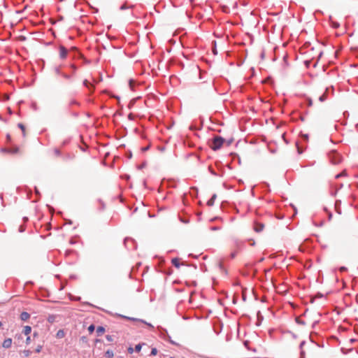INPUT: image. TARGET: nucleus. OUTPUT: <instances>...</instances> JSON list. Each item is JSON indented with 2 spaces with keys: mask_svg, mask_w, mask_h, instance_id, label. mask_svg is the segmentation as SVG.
Wrapping results in <instances>:
<instances>
[{
  "mask_svg": "<svg viewBox=\"0 0 358 358\" xmlns=\"http://www.w3.org/2000/svg\"><path fill=\"white\" fill-rule=\"evenodd\" d=\"M301 355L299 358H315L316 355V348H310L306 345L304 343L301 344Z\"/></svg>",
  "mask_w": 358,
  "mask_h": 358,
  "instance_id": "f257e3e1",
  "label": "nucleus"
},
{
  "mask_svg": "<svg viewBox=\"0 0 358 358\" xmlns=\"http://www.w3.org/2000/svg\"><path fill=\"white\" fill-rule=\"evenodd\" d=\"M225 142V139L222 137L215 136L212 139L210 147L213 150H219Z\"/></svg>",
  "mask_w": 358,
  "mask_h": 358,
  "instance_id": "f03ea898",
  "label": "nucleus"
},
{
  "mask_svg": "<svg viewBox=\"0 0 358 358\" xmlns=\"http://www.w3.org/2000/svg\"><path fill=\"white\" fill-rule=\"evenodd\" d=\"M329 158L333 164H338L342 160V157L340 154L334 150H332L329 152Z\"/></svg>",
  "mask_w": 358,
  "mask_h": 358,
  "instance_id": "7ed1b4c3",
  "label": "nucleus"
},
{
  "mask_svg": "<svg viewBox=\"0 0 358 358\" xmlns=\"http://www.w3.org/2000/svg\"><path fill=\"white\" fill-rule=\"evenodd\" d=\"M327 92V90H326L325 92L321 94H320L318 93H314L313 98L315 99H316V101L318 100L321 102H323L326 99Z\"/></svg>",
  "mask_w": 358,
  "mask_h": 358,
  "instance_id": "20e7f679",
  "label": "nucleus"
},
{
  "mask_svg": "<svg viewBox=\"0 0 358 358\" xmlns=\"http://www.w3.org/2000/svg\"><path fill=\"white\" fill-rule=\"evenodd\" d=\"M264 229V224L259 222H255L254 224V230L257 233L262 232Z\"/></svg>",
  "mask_w": 358,
  "mask_h": 358,
  "instance_id": "39448f33",
  "label": "nucleus"
},
{
  "mask_svg": "<svg viewBox=\"0 0 358 358\" xmlns=\"http://www.w3.org/2000/svg\"><path fill=\"white\" fill-rule=\"evenodd\" d=\"M67 52V50L64 46H59V57L61 59H64L66 57Z\"/></svg>",
  "mask_w": 358,
  "mask_h": 358,
  "instance_id": "423d86ee",
  "label": "nucleus"
},
{
  "mask_svg": "<svg viewBox=\"0 0 358 358\" xmlns=\"http://www.w3.org/2000/svg\"><path fill=\"white\" fill-rule=\"evenodd\" d=\"M172 264L176 267L179 268L180 265V259L179 258H173L171 260ZM181 264H183V263H181Z\"/></svg>",
  "mask_w": 358,
  "mask_h": 358,
  "instance_id": "0eeeda50",
  "label": "nucleus"
},
{
  "mask_svg": "<svg viewBox=\"0 0 358 358\" xmlns=\"http://www.w3.org/2000/svg\"><path fill=\"white\" fill-rule=\"evenodd\" d=\"M12 343V340L10 338L6 339L3 343V347L6 348H8L10 347Z\"/></svg>",
  "mask_w": 358,
  "mask_h": 358,
  "instance_id": "6e6552de",
  "label": "nucleus"
},
{
  "mask_svg": "<svg viewBox=\"0 0 358 358\" xmlns=\"http://www.w3.org/2000/svg\"><path fill=\"white\" fill-rule=\"evenodd\" d=\"M8 152L10 154H17L20 152V148L18 147H13L8 149Z\"/></svg>",
  "mask_w": 358,
  "mask_h": 358,
  "instance_id": "1a4fd4ad",
  "label": "nucleus"
},
{
  "mask_svg": "<svg viewBox=\"0 0 358 358\" xmlns=\"http://www.w3.org/2000/svg\"><path fill=\"white\" fill-rule=\"evenodd\" d=\"M29 314L27 312H22L20 315L21 320L24 321L27 320L29 318Z\"/></svg>",
  "mask_w": 358,
  "mask_h": 358,
  "instance_id": "9d476101",
  "label": "nucleus"
},
{
  "mask_svg": "<svg viewBox=\"0 0 358 358\" xmlns=\"http://www.w3.org/2000/svg\"><path fill=\"white\" fill-rule=\"evenodd\" d=\"M216 196H216V194H213V195L212 196V197L210 198V199H209V200L208 201V202H207V205H208V206H213L214 202H215V199H216Z\"/></svg>",
  "mask_w": 358,
  "mask_h": 358,
  "instance_id": "9b49d317",
  "label": "nucleus"
},
{
  "mask_svg": "<svg viewBox=\"0 0 358 358\" xmlns=\"http://www.w3.org/2000/svg\"><path fill=\"white\" fill-rule=\"evenodd\" d=\"M31 327L29 326H25L24 327V329H23V333L25 334V335H29L30 333H31Z\"/></svg>",
  "mask_w": 358,
  "mask_h": 358,
  "instance_id": "f8f14e48",
  "label": "nucleus"
},
{
  "mask_svg": "<svg viewBox=\"0 0 358 358\" xmlns=\"http://www.w3.org/2000/svg\"><path fill=\"white\" fill-rule=\"evenodd\" d=\"M105 331V329L103 327H98L96 329V333L98 336L102 335Z\"/></svg>",
  "mask_w": 358,
  "mask_h": 358,
  "instance_id": "ddd939ff",
  "label": "nucleus"
},
{
  "mask_svg": "<svg viewBox=\"0 0 358 358\" xmlns=\"http://www.w3.org/2000/svg\"><path fill=\"white\" fill-rule=\"evenodd\" d=\"M64 336V332L63 330H59L57 333V338H63Z\"/></svg>",
  "mask_w": 358,
  "mask_h": 358,
  "instance_id": "4468645a",
  "label": "nucleus"
},
{
  "mask_svg": "<svg viewBox=\"0 0 358 358\" xmlns=\"http://www.w3.org/2000/svg\"><path fill=\"white\" fill-rule=\"evenodd\" d=\"M346 175H347L346 171L344 170L341 173L336 175V178H338L342 177V176H345Z\"/></svg>",
  "mask_w": 358,
  "mask_h": 358,
  "instance_id": "2eb2a0df",
  "label": "nucleus"
},
{
  "mask_svg": "<svg viewBox=\"0 0 358 358\" xmlns=\"http://www.w3.org/2000/svg\"><path fill=\"white\" fill-rule=\"evenodd\" d=\"M22 354L24 357H28L30 355L31 352L29 350H24Z\"/></svg>",
  "mask_w": 358,
  "mask_h": 358,
  "instance_id": "dca6fc26",
  "label": "nucleus"
},
{
  "mask_svg": "<svg viewBox=\"0 0 358 358\" xmlns=\"http://www.w3.org/2000/svg\"><path fill=\"white\" fill-rule=\"evenodd\" d=\"M106 355L108 357H109V358L113 357V352L111 350H107L106 352Z\"/></svg>",
  "mask_w": 358,
  "mask_h": 358,
  "instance_id": "f3484780",
  "label": "nucleus"
},
{
  "mask_svg": "<svg viewBox=\"0 0 358 358\" xmlns=\"http://www.w3.org/2000/svg\"><path fill=\"white\" fill-rule=\"evenodd\" d=\"M316 101V99H315L313 98V96H312V97H310V98H309V99H308V105H309V106H312V105H313V101Z\"/></svg>",
  "mask_w": 358,
  "mask_h": 358,
  "instance_id": "a211bd4d",
  "label": "nucleus"
},
{
  "mask_svg": "<svg viewBox=\"0 0 358 358\" xmlns=\"http://www.w3.org/2000/svg\"><path fill=\"white\" fill-rule=\"evenodd\" d=\"M18 127L21 129V130L22 131L23 134L24 136L25 135V127H24V126L22 123H20L18 124Z\"/></svg>",
  "mask_w": 358,
  "mask_h": 358,
  "instance_id": "6ab92c4d",
  "label": "nucleus"
},
{
  "mask_svg": "<svg viewBox=\"0 0 358 358\" xmlns=\"http://www.w3.org/2000/svg\"><path fill=\"white\" fill-rule=\"evenodd\" d=\"M88 331L90 334L93 333V331H94V326L93 324H91L89 327H88Z\"/></svg>",
  "mask_w": 358,
  "mask_h": 358,
  "instance_id": "aec40b11",
  "label": "nucleus"
},
{
  "mask_svg": "<svg viewBox=\"0 0 358 358\" xmlns=\"http://www.w3.org/2000/svg\"><path fill=\"white\" fill-rule=\"evenodd\" d=\"M141 347H142V346H141V344H138V345H136V347H135V350H136V352H140V351H141Z\"/></svg>",
  "mask_w": 358,
  "mask_h": 358,
  "instance_id": "412c9836",
  "label": "nucleus"
},
{
  "mask_svg": "<svg viewBox=\"0 0 358 358\" xmlns=\"http://www.w3.org/2000/svg\"><path fill=\"white\" fill-rule=\"evenodd\" d=\"M84 85L87 87H90V86L92 87V85L87 80L84 81Z\"/></svg>",
  "mask_w": 358,
  "mask_h": 358,
  "instance_id": "4be33fe9",
  "label": "nucleus"
},
{
  "mask_svg": "<svg viewBox=\"0 0 358 358\" xmlns=\"http://www.w3.org/2000/svg\"><path fill=\"white\" fill-rule=\"evenodd\" d=\"M157 354V350L156 348H152L151 350V355H156Z\"/></svg>",
  "mask_w": 358,
  "mask_h": 358,
  "instance_id": "5701e85b",
  "label": "nucleus"
},
{
  "mask_svg": "<svg viewBox=\"0 0 358 358\" xmlns=\"http://www.w3.org/2000/svg\"><path fill=\"white\" fill-rule=\"evenodd\" d=\"M120 316L122 317L126 318L127 320H136V319H134L133 317H126V316H124V315H120Z\"/></svg>",
  "mask_w": 358,
  "mask_h": 358,
  "instance_id": "b1692460",
  "label": "nucleus"
},
{
  "mask_svg": "<svg viewBox=\"0 0 358 358\" xmlns=\"http://www.w3.org/2000/svg\"><path fill=\"white\" fill-rule=\"evenodd\" d=\"M41 348L42 347L41 346H38L36 349V352H40L41 350Z\"/></svg>",
  "mask_w": 358,
  "mask_h": 358,
  "instance_id": "393cba45",
  "label": "nucleus"
},
{
  "mask_svg": "<svg viewBox=\"0 0 358 358\" xmlns=\"http://www.w3.org/2000/svg\"><path fill=\"white\" fill-rule=\"evenodd\" d=\"M29 343H30V337H29V336H28V337L27 338V339H26V343H27V344H29Z\"/></svg>",
  "mask_w": 358,
  "mask_h": 358,
  "instance_id": "a878e982",
  "label": "nucleus"
},
{
  "mask_svg": "<svg viewBox=\"0 0 358 358\" xmlns=\"http://www.w3.org/2000/svg\"><path fill=\"white\" fill-rule=\"evenodd\" d=\"M303 138H304L306 140H307L308 138V134H303Z\"/></svg>",
  "mask_w": 358,
  "mask_h": 358,
  "instance_id": "bb28decb",
  "label": "nucleus"
},
{
  "mask_svg": "<svg viewBox=\"0 0 358 358\" xmlns=\"http://www.w3.org/2000/svg\"><path fill=\"white\" fill-rule=\"evenodd\" d=\"M128 351L129 352L132 353L134 352V350L132 348H129Z\"/></svg>",
  "mask_w": 358,
  "mask_h": 358,
  "instance_id": "cd10ccee",
  "label": "nucleus"
},
{
  "mask_svg": "<svg viewBox=\"0 0 358 358\" xmlns=\"http://www.w3.org/2000/svg\"><path fill=\"white\" fill-rule=\"evenodd\" d=\"M243 301H245V300H246V299H245V292H244V291L243 292Z\"/></svg>",
  "mask_w": 358,
  "mask_h": 358,
  "instance_id": "c85d7f7f",
  "label": "nucleus"
},
{
  "mask_svg": "<svg viewBox=\"0 0 358 358\" xmlns=\"http://www.w3.org/2000/svg\"><path fill=\"white\" fill-rule=\"evenodd\" d=\"M132 85H133V81L130 80L129 81V86H130L131 88H132Z\"/></svg>",
  "mask_w": 358,
  "mask_h": 358,
  "instance_id": "c756f323",
  "label": "nucleus"
},
{
  "mask_svg": "<svg viewBox=\"0 0 358 358\" xmlns=\"http://www.w3.org/2000/svg\"><path fill=\"white\" fill-rule=\"evenodd\" d=\"M340 270H341V271H345V270H346V268H345V267H341V268H340Z\"/></svg>",
  "mask_w": 358,
  "mask_h": 358,
  "instance_id": "7c9ffc66",
  "label": "nucleus"
},
{
  "mask_svg": "<svg viewBox=\"0 0 358 358\" xmlns=\"http://www.w3.org/2000/svg\"><path fill=\"white\" fill-rule=\"evenodd\" d=\"M107 339H108V341H110V336H107Z\"/></svg>",
  "mask_w": 358,
  "mask_h": 358,
  "instance_id": "2f4dec72",
  "label": "nucleus"
},
{
  "mask_svg": "<svg viewBox=\"0 0 358 358\" xmlns=\"http://www.w3.org/2000/svg\"><path fill=\"white\" fill-rule=\"evenodd\" d=\"M334 26L335 27H337L338 26V24H334Z\"/></svg>",
  "mask_w": 358,
  "mask_h": 358,
  "instance_id": "473e14b6",
  "label": "nucleus"
},
{
  "mask_svg": "<svg viewBox=\"0 0 358 358\" xmlns=\"http://www.w3.org/2000/svg\"><path fill=\"white\" fill-rule=\"evenodd\" d=\"M231 257H235V253H232V254H231Z\"/></svg>",
  "mask_w": 358,
  "mask_h": 358,
  "instance_id": "72a5a7b5",
  "label": "nucleus"
},
{
  "mask_svg": "<svg viewBox=\"0 0 358 358\" xmlns=\"http://www.w3.org/2000/svg\"><path fill=\"white\" fill-rule=\"evenodd\" d=\"M8 113H9L10 114H11V110H10V108H8Z\"/></svg>",
  "mask_w": 358,
  "mask_h": 358,
  "instance_id": "f704fd0d",
  "label": "nucleus"
},
{
  "mask_svg": "<svg viewBox=\"0 0 358 358\" xmlns=\"http://www.w3.org/2000/svg\"><path fill=\"white\" fill-rule=\"evenodd\" d=\"M1 325H2V324H1V322H0V327H1Z\"/></svg>",
  "mask_w": 358,
  "mask_h": 358,
  "instance_id": "c9c22d12",
  "label": "nucleus"
},
{
  "mask_svg": "<svg viewBox=\"0 0 358 358\" xmlns=\"http://www.w3.org/2000/svg\"><path fill=\"white\" fill-rule=\"evenodd\" d=\"M170 358H175V357H170Z\"/></svg>",
  "mask_w": 358,
  "mask_h": 358,
  "instance_id": "e433bc0d",
  "label": "nucleus"
}]
</instances>
